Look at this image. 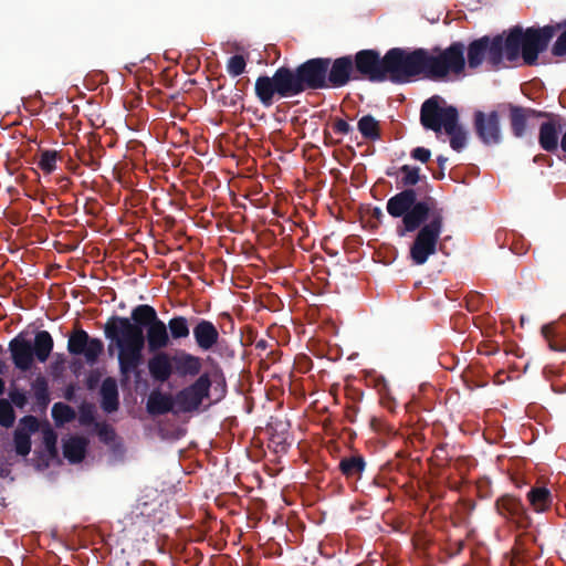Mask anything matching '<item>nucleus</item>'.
Returning <instances> with one entry per match:
<instances>
[{
  "label": "nucleus",
  "mask_w": 566,
  "mask_h": 566,
  "mask_svg": "<svg viewBox=\"0 0 566 566\" xmlns=\"http://www.w3.org/2000/svg\"><path fill=\"white\" fill-rule=\"evenodd\" d=\"M104 335L109 340L108 350L117 349V361L122 379L130 376L140 378L145 345L149 353L167 348L170 344L167 324L149 304H139L130 312V317L111 316L104 324Z\"/></svg>",
  "instance_id": "nucleus-1"
},
{
  "label": "nucleus",
  "mask_w": 566,
  "mask_h": 566,
  "mask_svg": "<svg viewBox=\"0 0 566 566\" xmlns=\"http://www.w3.org/2000/svg\"><path fill=\"white\" fill-rule=\"evenodd\" d=\"M552 46V54L557 57L566 55V20L544 27H530L525 30L515 25L504 39L505 59L510 62L520 56L526 65H536L538 55L547 50L549 42L560 31Z\"/></svg>",
  "instance_id": "nucleus-2"
},
{
  "label": "nucleus",
  "mask_w": 566,
  "mask_h": 566,
  "mask_svg": "<svg viewBox=\"0 0 566 566\" xmlns=\"http://www.w3.org/2000/svg\"><path fill=\"white\" fill-rule=\"evenodd\" d=\"M53 348L54 339L48 331H38L33 342L28 339L24 333H19L8 345L14 368L22 373L31 370L35 360L44 364Z\"/></svg>",
  "instance_id": "nucleus-3"
},
{
  "label": "nucleus",
  "mask_w": 566,
  "mask_h": 566,
  "mask_svg": "<svg viewBox=\"0 0 566 566\" xmlns=\"http://www.w3.org/2000/svg\"><path fill=\"white\" fill-rule=\"evenodd\" d=\"M254 92L264 107H271L275 95L279 98H287L305 91L296 67L280 66L272 76H259L254 84Z\"/></svg>",
  "instance_id": "nucleus-4"
},
{
  "label": "nucleus",
  "mask_w": 566,
  "mask_h": 566,
  "mask_svg": "<svg viewBox=\"0 0 566 566\" xmlns=\"http://www.w3.org/2000/svg\"><path fill=\"white\" fill-rule=\"evenodd\" d=\"M426 49L392 48L385 53L387 81L406 84L422 75L426 78Z\"/></svg>",
  "instance_id": "nucleus-5"
},
{
  "label": "nucleus",
  "mask_w": 566,
  "mask_h": 566,
  "mask_svg": "<svg viewBox=\"0 0 566 566\" xmlns=\"http://www.w3.org/2000/svg\"><path fill=\"white\" fill-rule=\"evenodd\" d=\"M465 46L462 42H452L447 49H426V78L431 81L446 80L450 74L460 75L465 69Z\"/></svg>",
  "instance_id": "nucleus-6"
},
{
  "label": "nucleus",
  "mask_w": 566,
  "mask_h": 566,
  "mask_svg": "<svg viewBox=\"0 0 566 566\" xmlns=\"http://www.w3.org/2000/svg\"><path fill=\"white\" fill-rule=\"evenodd\" d=\"M443 221V210L433 211L432 219L418 231L409 251L410 259L416 265L424 264L430 255L436 254Z\"/></svg>",
  "instance_id": "nucleus-7"
},
{
  "label": "nucleus",
  "mask_w": 566,
  "mask_h": 566,
  "mask_svg": "<svg viewBox=\"0 0 566 566\" xmlns=\"http://www.w3.org/2000/svg\"><path fill=\"white\" fill-rule=\"evenodd\" d=\"M505 57L504 36L497 34L493 38L489 35L473 40L468 46V66L475 70L484 61L493 69H499Z\"/></svg>",
  "instance_id": "nucleus-8"
},
{
  "label": "nucleus",
  "mask_w": 566,
  "mask_h": 566,
  "mask_svg": "<svg viewBox=\"0 0 566 566\" xmlns=\"http://www.w3.org/2000/svg\"><path fill=\"white\" fill-rule=\"evenodd\" d=\"M211 378L208 373L199 377L189 386L177 392L175 401L182 412L197 411L205 399L210 397Z\"/></svg>",
  "instance_id": "nucleus-9"
},
{
  "label": "nucleus",
  "mask_w": 566,
  "mask_h": 566,
  "mask_svg": "<svg viewBox=\"0 0 566 566\" xmlns=\"http://www.w3.org/2000/svg\"><path fill=\"white\" fill-rule=\"evenodd\" d=\"M67 352L74 356L83 355L85 361L93 366L104 352L102 339L91 337L86 331L78 327L69 335Z\"/></svg>",
  "instance_id": "nucleus-10"
},
{
  "label": "nucleus",
  "mask_w": 566,
  "mask_h": 566,
  "mask_svg": "<svg viewBox=\"0 0 566 566\" xmlns=\"http://www.w3.org/2000/svg\"><path fill=\"white\" fill-rule=\"evenodd\" d=\"M438 99V96L428 98L420 109L421 125L436 133H439L448 124L453 123L455 116L459 115L454 106L440 107Z\"/></svg>",
  "instance_id": "nucleus-11"
},
{
  "label": "nucleus",
  "mask_w": 566,
  "mask_h": 566,
  "mask_svg": "<svg viewBox=\"0 0 566 566\" xmlns=\"http://www.w3.org/2000/svg\"><path fill=\"white\" fill-rule=\"evenodd\" d=\"M331 59L314 57L296 66L304 91H317L327 88L326 75L329 70Z\"/></svg>",
  "instance_id": "nucleus-12"
},
{
  "label": "nucleus",
  "mask_w": 566,
  "mask_h": 566,
  "mask_svg": "<svg viewBox=\"0 0 566 566\" xmlns=\"http://www.w3.org/2000/svg\"><path fill=\"white\" fill-rule=\"evenodd\" d=\"M356 73L373 83L387 81L385 55L373 49L356 52Z\"/></svg>",
  "instance_id": "nucleus-13"
},
{
  "label": "nucleus",
  "mask_w": 566,
  "mask_h": 566,
  "mask_svg": "<svg viewBox=\"0 0 566 566\" xmlns=\"http://www.w3.org/2000/svg\"><path fill=\"white\" fill-rule=\"evenodd\" d=\"M474 130L479 139L486 146L497 145L502 140L500 115L496 111L489 114L482 111L474 113Z\"/></svg>",
  "instance_id": "nucleus-14"
},
{
  "label": "nucleus",
  "mask_w": 566,
  "mask_h": 566,
  "mask_svg": "<svg viewBox=\"0 0 566 566\" xmlns=\"http://www.w3.org/2000/svg\"><path fill=\"white\" fill-rule=\"evenodd\" d=\"M547 120L539 125L538 144L547 153H556L559 146V134L562 132L560 116L549 113ZM560 148L566 153V130L560 137Z\"/></svg>",
  "instance_id": "nucleus-15"
},
{
  "label": "nucleus",
  "mask_w": 566,
  "mask_h": 566,
  "mask_svg": "<svg viewBox=\"0 0 566 566\" xmlns=\"http://www.w3.org/2000/svg\"><path fill=\"white\" fill-rule=\"evenodd\" d=\"M494 506L501 517L520 528H526L531 523L526 509L520 497L504 494L495 501Z\"/></svg>",
  "instance_id": "nucleus-16"
},
{
  "label": "nucleus",
  "mask_w": 566,
  "mask_h": 566,
  "mask_svg": "<svg viewBox=\"0 0 566 566\" xmlns=\"http://www.w3.org/2000/svg\"><path fill=\"white\" fill-rule=\"evenodd\" d=\"M432 200L416 201L410 210L402 217V229L398 228V234L405 235L407 232L420 230L427 220L432 219V212L443 210L431 206Z\"/></svg>",
  "instance_id": "nucleus-17"
},
{
  "label": "nucleus",
  "mask_w": 566,
  "mask_h": 566,
  "mask_svg": "<svg viewBox=\"0 0 566 566\" xmlns=\"http://www.w3.org/2000/svg\"><path fill=\"white\" fill-rule=\"evenodd\" d=\"M510 127L514 137L523 138L527 132V120L531 117H548L551 116L548 112L537 111L531 107H523L510 104Z\"/></svg>",
  "instance_id": "nucleus-18"
},
{
  "label": "nucleus",
  "mask_w": 566,
  "mask_h": 566,
  "mask_svg": "<svg viewBox=\"0 0 566 566\" xmlns=\"http://www.w3.org/2000/svg\"><path fill=\"white\" fill-rule=\"evenodd\" d=\"M354 71V62L350 55L336 59L331 62L329 70L326 75L327 87H342L350 78Z\"/></svg>",
  "instance_id": "nucleus-19"
},
{
  "label": "nucleus",
  "mask_w": 566,
  "mask_h": 566,
  "mask_svg": "<svg viewBox=\"0 0 566 566\" xmlns=\"http://www.w3.org/2000/svg\"><path fill=\"white\" fill-rule=\"evenodd\" d=\"M192 334L197 346L203 352L212 349L218 344L220 336L216 325L205 318L196 321Z\"/></svg>",
  "instance_id": "nucleus-20"
},
{
  "label": "nucleus",
  "mask_w": 566,
  "mask_h": 566,
  "mask_svg": "<svg viewBox=\"0 0 566 566\" xmlns=\"http://www.w3.org/2000/svg\"><path fill=\"white\" fill-rule=\"evenodd\" d=\"M151 354L153 356L147 363L149 375L155 381L164 384L169 380L174 373L172 357L164 350Z\"/></svg>",
  "instance_id": "nucleus-21"
},
{
  "label": "nucleus",
  "mask_w": 566,
  "mask_h": 566,
  "mask_svg": "<svg viewBox=\"0 0 566 566\" xmlns=\"http://www.w3.org/2000/svg\"><path fill=\"white\" fill-rule=\"evenodd\" d=\"M416 201V190L412 188H406L387 201V211L394 218H402Z\"/></svg>",
  "instance_id": "nucleus-22"
},
{
  "label": "nucleus",
  "mask_w": 566,
  "mask_h": 566,
  "mask_svg": "<svg viewBox=\"0 0 566 566\" xmlns=\"http://www.w3.org/2000/svg\"><path fill=\"white\" fill-rule=\"evenodd\" d=\"M175 371L181 377L198 376L202 368L201 358L187 352H180L172 357Z\"/></svg>",
  "instance_id": "nucleus-23"
},
{
  "label": "nucleus",
  "mask_w": 566,
  "mask_h": 566,
  "mask_svg": "<svg viewBox=\"0 0 566 566\" xmlns=\"http://www.w3.org/2000/svg\"><path fill=\"white\" fill-rule=\"evenodd\" d=\"M101 408L107 412L113 413L119 408V394L117 381L113 377H106L101 386Z\"/></svg>",
  "instance_id": "nucleus-24"
},
{
  "label": "nucleus",
  "mask_w": 566,
  "mask_h": 566,
  "mask_svg": "<svg viewBox=\"0 0 566 566\" xmlns=\"http://www.w3.org/2000/svg\"><path fill=\"white\" fill-rule=\"evenodd\" d=\"M87 446L86 438L73 436L63 442V455L71 463H80L85 458Z\"/></svg>",
  "instance_id": "nucleus-25"
},
{
  "label": "nucleus",
  "mask_w": 566,
  "mask_h": 566,
  "mask_svg": "<svg viewBox=\"0 0 566 566\" xmlns=\"http://www.w3.org/2000/svg\"><path fill=\"white\" fill-rule=\"evenodd\" d=\"M146 409L147 412L153 416L168 413L174 409V399L170 395L154 390L148 396Z\"/></svg>",
  "instance_id": "nucleus-26"
},
{
  "label": "nucleus",
  "mask_w": 566,
  "mask_h": 566,
  "mask_svg": "<svg viewBox=\"0 0 566 566\" xmlns=\"http://www.w3.org/2000/svg\"><path fill=\"white\" fill-rule=\"evenodd\" d=\"M527 500L532 509L537 512H545L553 503L551 491L545 486H533L527 492Z\"/></svg>",
  "instance_id": "nucleus-27"
},
{
  "label": "nucleus",
  "mask_w": 566,
  "mask_h": 566,
  "mask_svg": "<svg viewBox=\"0 0 566 566\" xmlns=\"http://www.w3.org/2000/svg\"><path fill=\"white\" fill-rule=\"evenodd\" d=\"M357 129L369 142L379 140L381 137L380 123L371 115H364L357 122Z\"/></svg>",
  "instance_id": "nucleus-28"
},
{
  "label": "nucleus",
  "mask_w": 566,
  "mask_h": 566,
  "mask_svg": "<svg viewBox=\"0 0 566 566\" xmlns=\"http://www.w3.org/2000/svg\"><path fill=\"white\" fill-rule=\"evenodd\" d=\"M33 396L38 407L45 410L51 401L48 379L39 375L31 384Z\"/></svg>",
  "instance_id": "nucleus-29"
},
{
  "label": "nucleus",
  "mask_w": 566,
  "mask_h": 566,
  "mask_svg": "<svg viewBox=\"0 0 566 566\" xmlns=\"http://www.w3.org/2000/svg\"><path fill=\"white\" fill-rule=\"evenodd\" d=\"M459 115L455 116L453 123L444 127L446 133L450 136V146L455 151H461L467 146V132L458 124Z\"/></svg>",
  "instance_id": "nucleus-30"
},
{
  "label": "nucleus",
  "mask_w": 566,
  "mask_h": 566,
  "mask_svg": "<svg viewBox=\"0 0 566 566\" xmlns=\"http://www.w3.org/2000/svg\"><path fill=\"white\" fill-rule=\"evenodd\" d=\"M167 331L169 333L170 340L187 338L190 334L188 318L181 315L171 317L167 323Z\"/></svg>",
  "instance_id": "nucleus-31"
},
{
  "label": "nucleus",
  "mask_w": 566,
  "mask_h": 566,
  "mask_svg": "<svg viewBox=\"0 0 566 566\" xmlns=\"http://www.w3.org/2000/svg\"><path fill=\"white\" fill-rule=\"evenodd\" d=\"M52 418L56 426H63L73 421L76 418V412L64 402H55L52 407Z\"/></svg>",
  "instance_id": "nucleus-32"
},
{
  "label": "nucleus",
  "mask_w": 566,
  "mask_h": 566,
  "mask_svg": "<svg viewBox=\"0 0 566 566\" xmlns=\"http://www.w3.org/2000/svg\"><path fill=\"white\" fill-rule=\"evenodd\" d=\"M59 158V153L56 150H43L40 154V158L38 161V167L44 174H51L56 169V161Z\"/></svg>",
  "instance_id": "nucleus-33"
},
{
  "label": "nucleus",
  "mask_w": 566,
  "mask_h": 566,
  "mask_svg": "<svg viewBox=\"0 0 566 566\" xmlns=\"http://www.w3.org/2000/svg\"><path fill=\"white\" fill-rule=\"evenodd\" d=\"M13 444L18 455L27 457L32 447L31 437L21 432V430L13 431Z\"/></svg>",
  "instance_id": "nucleus-34"
},
{
  "label": "nucleus",
  "mask_w": 566,
  "mask_h": 566,
  "mask_svg": "<svg viewBox=\"0 0 566 566\" xmlns=\"http://www.w3.org/2000/svg\"><path fill=\"white\" fill-rule=\"evenodd\" d=\"M374 387L377 389L379 396H380V403L387 408L389 411H394L396 407V401L392 397L388 394V388L385 379L382 378H374Z\"/></svg>",
  "instance_id": "nucleus-35"
},
{
  "label": "nucleus",
  "mask_w": 566,
  "mask_h": 566,
  "mask_svg": "<svg viewBox=\"0 0 566 566\" xmlns=\"http://www.w3.org/2000/svg\"><path fill=\"white\" fill-rule=\"evenodd\" d=\"M399 171L402 174L400 184L403 187H411L420 181V168L417 166L403 165Z\"/></svg>",
  "instance_id": "nucleus-36"
},
{
  "label": "nucleus",
  "mask_w": 566,
  "mask_h": 566,
  "mask_svg": "<svg viewBox=\"0 0 566 566\" xmlns=\"http://www.w3.org/2000/svg\"><path fill=\"white\" fill-rule=\"evenodd\" d=\"M15 420V412L8 399H0V426L10 428L13 426Z\"/></svg>",
  "instance_id": "nucleus-37"
},
{
  "label": "nucleus",
  "mask_w": 566,
  "mask_h": 566,
  "mask_svg": "<svg viewBox=\"0 0 566 566\" xmlns=\"http://www.w3.org/2000/svg\"><path fill=\"white\" fill-rule=\"evenodd\" d=\"M247 61L243 55H232L227 62V72L232 76L237 77L245 72Z\"/></svg>",
  "instance_id": "nucleus-38"
},
{
  "label": "nucleus",
  "mask_w": 566,
  "mask_h": 566,
  "mask_svg": "<svg viewBox=\"0 0 566 566\" xmlns=\"http://www.w3.org/2000/svg\"><path fill=\"white\" fill-rule=\"evenodd\" d=\"M78 422L82 426L88 427L96 423L95 421V406L90 402H83L78 407Z\"/></svg>",
  "instance_id": "nucleus-39"
},
{
  "label": "nucleus",
  "mask_w": 566,
  "mask_h": 566,
  "mask_svg": "<svg viewBox=\"0 0 566 566\" xmlns=\"http://www.w3.org/2000/svg\"><path fill=\"white\" fill-rule=\"evenodd\" d=\"M361 521L363 524L359 528H356V532L365 533L369 537H373L379 531V524L376 518L371 516L356 515V522Z\"/></svg>",
  "instance_id": "nucleus-40"
},
{
  "label": "nucleus",
  "mask_w": 566,
  "mask_h": 566,
  "mask_svg": "<svg viewBox=\"0 0 566 566\" xmlns=\"http://www.w3.org/2000/svg\"><path fill=\"white\" fill-rule=\"evenodd\" d=\"M40 429V421L36 417L32 415H28L22 417L19 420V424L15 428V430H21V432H24L25 434L30 436L38 432Z\"/></svg>",
  "instance_id": "nucleus-41"
},
{
  "label": "nucleus",
  "mask_w": 566,
  "mask_h": 566,
  "mask_svg": "<svg viewBox=\"0 0 566 566\" xmlns=\"http://www.w3.org/2000/svg\"><path fill=\"white\" fill-rule=\"evenodd\" d=\"M329 126L333 134L338 137V142H340V137L347 135L352 130L349 123L342 117L332 118Z\"/></svg>",
  "instance_id": "nucleus-42"
},
{
  "label": "nucleus",
  "mask_w": 566,
  "mask_h": 566,
  "mask_svg": "<svg viewBox=\"0 0 566 566\" xmlns=\"http://www.w3.org/2000/svg\"><path fill=\"white\" fill-rule=\"evenodd\" d=\"M95 429H96V432H97L99 439L103 442L108 443V442L114 440L115 431H114V429L108 423H106V422H96L95 423Z\"/></svg>",
  "instance_id": "nucleus-43"
},
{
  "label": "nucleus",
  "mask_w": 566,
  "mask_h": 566,
  "mask_svg": "<svg viewBox=\"0 0 566 566\" xmlns=\"http://www.w3.org/2000/svg\"><path fill=\"white\" fill-rule=\"evenodd\" d=\"M334 156L342 166L349 168V165L354 156V151L352 150V147L347 145L345 147L336 149L334 151Z\"/></svg>",
  "instance_id": "nucleus-44"
},
{
  "label": "nucleus",
  "mask_w": 566,
  "mask_h": 566,
  "mask_svg": "<svg viewBox=\"0 0 566 566\" xmlns=\"http://www.w3.org/2000/svg\"><path fill=\"white\" fill-rule=\"evenodd\" d=\"M338 467L346 478H352L354 475V453L350 451L349 454L344 455Z\"/></svg>",
  "instance_id": "nucleus-45"
},
{
  "label": "nucleus",
  "mask_w": 566,
  "mask_h": 566,
  "mask_svg": "<svg viewBox=\"0 0 566 566\" xmlns=\"http://www.w3.org/2000/svg\"><path fill=\"white\" fill-rule=\"evenodd\" d=\"M9 398L11 405H14L19 409H23L28 403L27 394L20 389H12L9 391Z\"/></svg>",
  "instance_id": "nucleus-46"
},
{
  "label": "nucleus",
  "mask_w": 566,
  "mask_h": 566,
  "mask_svg": "<svg viewBox=\"0 0 566 566\" xmlns=\"http://www.w3.org/2000/svg\"><path fill=\"white\" fill-rule=\"evenodd\" d=\"M56 434L52 429H46L43 433V443L51 455H55L56 450Z\"/></svg>",
  "instance_id": "nucleus-47"
},
{
  "label": "nucleus",
  "mask_w": 566,
  "mask_h": 566,
  "mask_svg": "<svg viewBox=\"0 0 566 566\" xmlns=\"http://www.w3.org/2000/svg\"><path fill=\"white\" fill-rule=\"evenodd\" d=\"M411 157L421 163H427L431 157V151L424 147H416L411 151Z\"/></svg>",
  "instance_id": "nucleus-48"
},
{
  "label": "nucleus",
  "mask_w": 566,
  "mask_h": 566,
  "mask_svg": "<svg viewBox=\"0 0 566 566\" xmlns=\"http://www.w3.org/2000/svg\"><path fill=\"white\" fill-rule=\"evenodd\" d=\"M463 547H464L463 541L450 542L447 546V553H448L449 557H454L463 551Z\"/></svg>",
  "instance_id": "nucleus-49"
},
{
  "label": "nucleus",
  "mask_w": 566,
  "mask_h": 566,
  "mask_svg": "<svg viewBox=\"0 0 566 566\" xmlns=\"http://www.w3.org/2000/svg\"><path fill=\"white\" fill-rule=\"evenodd\" d=\"M350 259L347 256L346 262L337 261L334 264V271L336 274H342L344 276H348L347 270H349Z\"/></svg>",
  "instance_id": "nucleus-50"
},
{
  "label": "nucleus",
  "mask_w": 566,
  "mask_h": 566,
  "mask_svg": "<svg viewBox=\"0 0 566 566\" xmlns=\"http://www.w3.org/2000/svg\"><path fill=\"white\" fill-rule=\"evenodd\" d=\"M543 337L547 340L553 339L555 336V327L553 324H546L541 329Z\"/></svg>",
  "instance_id": "nucleus-51"
},
{
  "label": "nucleus",
  "mask_w": 566,
  "mask_h": 566,
  "mask_svg": "<svg viewBox=\"0 0 566 566\" xmlns=\"http://www.w3.org/2000/svg\"><path fill=\"white\" fill-rule=\"evenodd\" d=\"M80 160L84 165L91 167L92 169H96L98 166L97 161L94 159L93 155H91V154H83L82 156H80Z\"/></svg>",
  "instance_id": "nucleus-52"
},
{
  "label": "nucleus",
  "mask_w": 566,
  "mask_h": 566,
  "mask_svg": "<svg viewBox=\"0 0 566 566\" xmlns=\"http://www.w3.org/2000/svg\"><path fill=\"white\" fill-rule=\"evenodd\" d=\"M547 343H548V347H549L551 350H554V352H566V345L557 343L556 340H554V338L547 340Z\"/></svg>",
  "instance_id": "nucleus-53"
},
{
  "label": "nucleus",
  "mask_w": 566,
  "mask_h": 566,
  "mask_svg": "<svg viewBox=\"0 0 566 566\" xmlns=\"http://www.w3.org/2000/svg\"><path fill=\"white\" fill-rule=\"evenodd\" d=\"M345 381H346V385L344 387V390H345V395H346V397L348 399V403H349V402L354 401V390L352 389V386H350V378L349 377L346 378Z\"/></svg>",
  "instance_id": "nucleus-54"
},
{
  "label": "nucleus",
  "mask_w": 566,
  "mask_h": 566,
  "mask_svg": "<svg viewBox=\"0 0 566 566\" xmlns=\"http://www.w3.org/2000/svg\"><path fill=\"white\" fill-rule=\"evenodd\" d=\"M370 427H371V429H374L375 431H381V430H384V428H385V423L382 422V420H381V419L376 418V417H373V418L370 419Z\"/></svg>",
  "instance_id": "nucleus-55"
},
{
  "label": "nucleus",
  "mask_w": 566,
  "mask_h": 566,
  "mask_svg": "<svg viewBox=\"0 0 566 566\" xmlns=\"http://www.w3.org/2000/svg\"><path fill=\"white\" fill-rule=\"evenodd\" d=\"M98 380H99L98 374H96V375L91 374L86 380V385H87L88 389H93L97 385Z\"/></svg>",
  "instance_id": "nucleus-56"
},
{
  "label": "nucleus",
  "mask_w": 566,
  "mask_h": 566,
  "mask_svg": "<svg viewBox=\"0 0 566 566\" xmlns=\"http://www.w3.org/2000/svg\"><path fill=\"white\" fill-rule=\"evenodd\" d=\"M365 469L364 458L356 454V481L359 479L357 474H359Z\"/></svg>",
  "instance_id": "nucleus-57"
},
{
  "label": "nucleus",
  "mask_w": 566,
  "mask_h": 566,
  "mask_svg": "<svg viewBox=\"0 0 566 566\" xmlns=\"http://www.w3.org/2000/svg\"><path fill=\"white\" fill-rule=\"evenodd\" d=\"M343 249H344L346 255H348L352 252L353 245H352L350 237L346 238V240L344 241Z\"/></svg>",
  "instance_id": "nucleus-58"
},
{
  "label": "nucleus",
  "mask_w": 566,
  "mask_h": 566,
  "mask_svg": "<svg viewBox=\"0 0 566 566\" xmlns=\"http://www.w3.org/2000/svg\"><path fill=\"white\" fill-rule=\"evenodd\" d=\"M447 161H448V158H447V157H444V156H442V155H439V156L437 157V163H438L439 168H440L441 170H444V169H446V163H447Z\"/></svg>",
  "instance_id": "nucleus-59"
},
{
  "label": "nucleus",
  "mask_w": 566,
  "mask_h": 566,
  "mask_svg": "<svg viewBox=\"0 0 566 566\" xmlns=\"http://www.w3.org/2000/svg\"><path fill=\"white\" fill-rule=\"evenodd\" d=\"M10 473V470L2 463H0V478H7Z\"/></svg>",
  "instance_id": "nucleus-60"
},
{
  "label": "nucleus",
  "mask_w": 566,
  "mask_h": 566,
  "mask_svg": "<svg viewBox=\"0 0 566 566\" xmlns=\"http://www.w3.org/2000/svg\"><path fill=\"white\" fill-rule=\"evenodd\" d=\"M365 167L361 166V165H356V172H355V176H356V187L358 186V182L360 181V171L364 170Z\"/></svg>",
  "instance_id": "nucleus-61"
},
{
  "label": "nucleus",
  "mask_w": 566,
  "mask_h": 566,
  "mask_svg": "<svg viewBox=\"0 0 566 566\" xmlns=\"http://www.w3.org/2000/svg\"><path fill=\"white\" fill-rule=\"evenodd\" d=\"M73 396H74V388L73 387H69L65 391V395L64 397L67 399V400H72L73 399Z\"/></svg>",
  "instance_id": "nucleus-62"
},
{
  "label": "nucleus",
  "mask_w": 566,
  "mask_h": 566,
  "mask_svg": "<svg viewBox=\"0 0 566 566\" xmlns=\"http://www.w3.org/2000/svg\"><path fill=\"white\" fill-rule=\"evenodd\" d=\"M8 370V365L4 360L0 359V375H4Z\"/></svg>",
  "instance_id": "nucleus-63"
},
{
  "label": "nucleus",
  "mask_w": 566,
  "mask_h": 566,
  "mask_svg": "<svg viewBox=\"0 0 566 566\" xmlns=\"http://www.w3.org/2000/svg\"><path fill=\"white\" fill-rule=\"evenodd\" d=\"M432 176L434 179L441 180L444 178V170L440 169L438 172H433Z\"/></svg>",
  "instance_id": "nucleus-64"
}]
</instances>
